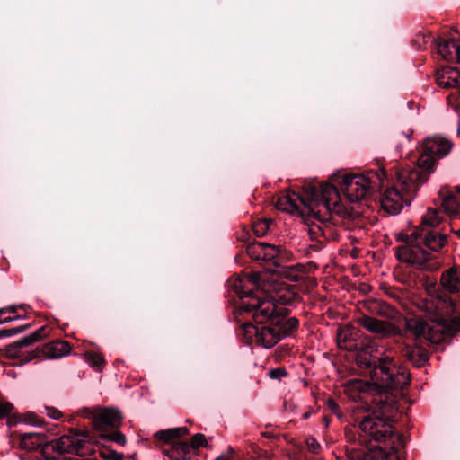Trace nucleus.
Returning <instances> with one entry per match:
<instances>
[{"instance_id": "obj_36", "label": "nucleus", "mask_w": 460, "mask_h": 460, "mask_svg": "<svg viewBox=\"0 0 460 460\" xmlns=\"http://www.w3.org/2000/svg\"><path fill=\"white\" fill-rule=\"evenodd\" d=\"M44 411L47 416L53 420H59L63 416L61 411L54 407L45 406Z\"/></svg>"}, {"instance_id": "obj_20", "label": "nucleus", "mask_w": 460, "mask_h": 460, "mask_svg": "<svg viewBox=\"0 0 460 460\" xmlns=\"http://www.w3.org/2000/svg\"><path fill=\"white\" fill-rule=\"evenodd\" d=\"M267 292H269L268 297L276 305L279 304L278 306L291 304L297 296L292 287L282 283L273 287L272 290H267Z\"/></svg>"}, {"instance_id": "obj_28", "label": "nucleus", "mask_w": 460, "mask_h": 460, "mask_svg": "<svg viewBox=\"0 0 460 460\" xmlns=\"http://www.w3.org/2000/svg\"><path fill=\"white\" fill-rule=\"evenodd\" d=\"M368 460H400L399 452L395 450H386L378 446L370 449Z\"/></svg>"}, {"instance_id": "obj_49", "label": "nucleus", "mask_w": 460, "mask_h": 460, "mask_svg": "<svg viewBox=\"0 0 460 460\" xmlns=\"http://www.w3.org/2000/svg\"><path fill=\"white\" fill-rule=\"evenodd\" d=\"M405 137L409 140L410 139V135H405Z\"/></svg>"}, {"instance_id": "obj_8", "label": "nucleus", "mask_w": 460, "mask_h": 460, "mask_svg": "<svg viewBox=\"0 0 460 460\" xmlns=\"http://www.w3.org/2000/svg\"><path fill=\"white\" fill-rule=\"evenodd\" d=\"M287 309L283 314V320L279 325L259 327L252 323L242 324L239 335L247 344H255L265 349L272 348L282 337L290 334L298 326V320L295 317L285 319Z\"/></svg>"}, {"instance_id": "obj_10", "label": "nucleus", "mask_w": 460, "mask_h": 460, "mask_svg": "<svg viewBox=\"0 0 460 460\" xmlns=\"http://www.w3.org/2000/svg\"><path fill=\"white\" fill-rule=\"evenodd\" d=\"M406 170H410V166L394 168L396 186L387 188L381 198L383 209L390 215H396L402 210L403 205H410L420 187L426 182L420 179L414 181L410 179L404 181L401 174Z\"/></svg>"}, {"instance_id": "obj_13", "label": "nucleus", "mask_w": 460, "mask_h": 460, "mask_svg": "<svg viewBox=\"0 0 460 460\" xmlns=\"http://www.w3.org/2000/svg\"><path fill=\"white\" fill-rule=\"evenodd\" d=\"M78 413L82 417L92 420L94 429L101 437L112 429H118L121 425L122 414L115 408L84 407L80 409Z\"/></svg>"}, {"instance_id": "obj_40", "label": "nucleus", "mask_w": 460, "mask_h": 460, "mask_svg": "<svg viewBox=\"0 0 460 460\" xmlns=\"http://www.w3.org/2000/svg\"><path fill=\"white\" fill-rule=\"evenodd\" d=\"M307 446L313 452H316L320 447L314 438L307 439Z\"/></svg>"}, {"instance_id": "obj_21", "label": "nucleus", "mask_w": 460, "mask_h": 460, "mask_svg": "<svg viewBox=\"0 0 460 460\" xmlns=\"http://www.w3.org/2000/svg\"><path fill=\"white\" fill-rule=\"evenodd\" d=\"M357 332L350 325H345L338 329L336 339L340 349L352 351L357 349Z\"/></svg>"}, {"instance_id": "obj_31", "label": "nucleus", "mask_w": 460, "mask_h": 460, "mask_svg": "<svg viewBox=\"0 0 460 460\" xmlns=\"http://www.w3.org/2000/svg\"><path fill=\"white\" fill-rule=\"evenodd\" d=\"M16 312H17V306H15V305H9L6 307L0 308V324L10 323V322H13V321H15L16 319H18L19 318L18 316H8V317L2 318V314H9L10 315V314H15Z\"/></svg>"}, {"instance_id": "obj_16", "label": "nucleus", "mask_w": 460, "mask_h": 460, "mask_svg": "<svg viewBox=\"0 0 460 460\" xmlns=\"http://www.w3.org/2000/svg\"><path fill=\"white\" fill-rule=\"evenodd\" d=\"M288 252L285 251L280 252L276 261H273L275 267L272 270L279 278L286 279L290 281H299L303 279L306 274L305 266L300 263L287 264L285 261Z\"/></svg>"}, {"instance_id": "obj_30", "label": "nucleus", "mask_w": 460, "mask_h": 460, "mask_svg": "<svg viewBox=\"0 0 460 460\" xmlns=\"http://www.w3.org/2000/svg\"><path fill=\"white\" fill-rule=\"evenodd\" d=\"M85 359L91 367L96 368L97 370H101L104 365V358L100 353L86 352Z\"/></svg>"}, {"instance_id": "obj_44", "label": "nucleus", "mask_w": 460, "mask_h": 460, "mask_svg": "<svg viewBox=\"0 0 460 460\" xmlns=\"http://www.w3.org/2000/svg\"><path fill=\"white\" fill-rule=\"evenodd\" d=\"M25 328H26V327L19 328V329H17V330L14 332V333L21 332H22L23 330H25Z\"/></svg>"}, {"instance_id": "obj_14", "label": "nucleus", "mask_w": 460, "mask_h": 460, "mask_svg": "<svg viewBox=\"0 0 460 460\" xmlns=\"http://www.w3.org/2000/svg\"><path fill=\"white\" fill-rule=\"evenodd\" d=\"M436 80L439 86L452 89L447 96L448 104L455 109L460 108V71L458 68L446 66L437 72Z\"/></svg>"}, {"instance_id": "obj_18", "label": "nucleus", "mask_w": 460, "mask_h": 460, "mask_svg": "<svg viewBox=\"0 0 460 460\" xmlns=\"http://www.w3.org/2000/svg\"><path fill=\"white\" fill-rule=\"evenodd\" d=\"M281 249L279 246L271 245L264 242L250 243L246 248V252L250 258L255 261H265L273 265L280 255Z\"/></svg>"}, {"instance_id": "obj_9", "label": "nucleus", "mask_w": 460, "mask_h": 460, "mask_svg": "<svg viewBox=\"0 0 460 460\" xmlns=\"http://www.w3.org/2000/svg\"><path fill=\"white\" fill-rule=\"evenodd\" d=\"M42 331L43 328H40L34 333L14 341L7 349L8 355L11 358H21L22 362L26 363L36 358L43 357L45 358L54 359L64 357L69 353L71 349L69 343L59 340L46 343L40 349L23 350L41 338L40 332Z\"/></svg>"}, {"instance_id": "obj_29", "label": "nucleus", "mask_w": 460, "mask_h": 460, "mask_svg": "<svg viewBox=\"0 0 460 460\" xmlns=\"http://www.w3.org/2000/svg\"><path fill=\"white\" fill-rule=\"evenodd\" d=\"M272 224H273L272 219H268V218L259 219L252 224V231L256 236H259V237L263 236L268 233L270 226Z\"/></svg>"}, {"instance_id": "obj_5", "label": "nucleus", "mask_w": 460, "mask_h": 460, "mask_svg": "<svg viewBox=\"0 0 460 460\" xmlns=\"http://www.w3.org/2000/svg\"><path fill=\"white\" fill-rule=\"evenodd\" d=\"M41 447L47 459L56 458V456H47L50 450L58 455L76 454L81 456H86L94 452L93 445L89 440L88 435L74 429L50 443H46L45 435L40 433L31 432L21 435L20 447L22 449L34 451Z\"/></svg>"}, {"instance_id": "obj_34", "label": "nucleus", "mask_w": 460, "mask_h": 460, "mask_svg": "<svg viewBox=\"0 0 460 460\" xmlns=\"http://www.w3.org/2000/svg\"><path fill=\"white\" fill-rule=\"evenodd\" d=\"M206 445H207L206 438L203 434H200V433L195 434L191 438V443L190 444V446L191 447V450L199 448L200 447H205Z\"/></svg>"}, {"instance_id": "obj_48", "label": "nucleus", "mask_w": 460, "mask_h": 460, "mask_svg": "<svg viewBox=\"0 0 460 460\" xmlns=\"http://www.w3.org/2000/svg\"><path fill=\"white\" fill-rule=\"evenodd\" d=\"M8 316H10V315L9 314H2V318L8 317Z\"/></svg>"}, {"instance_id": "obj_3", "label": "nucleus", "mask_w": 460, "mask_h": 460, "mask_svg": "<svg viewBox=\"0 0 460 460\" xmlns=\"http://www.w3.org/2000/svg\"><path fill=\"white\" fill-rule=\"evenodd\" d=\"M340 199L337 189L332 184L323 183L307 187L305 197L288 190L278 198L275 206L279 210L289 214H319L323 211L341 214L342 209Z\"/></svg>"}, {"instance_id": "obj_15", "label": "nucleus", "mask_w": 460, "mask_h": 460, "mask_svg": "<svg viewBox=\"0 0 460 460\" xmlns=\"http://www.w3.org/2000/svg\"><path fill=\"white\" fill-rule=\"evenodd\" d=\"M262 280L261 272L247 273L234 279L231 288L241 298L251 300L258 294V291L254 292L253 289L259 288Z\"/></svg>"}, {"instance_id": "obj_1", "label": "nucleus", "mask_w": 460, "mask_h": 460, "mask_svg": "<svg viewBox=\"0 0 460 460\" xmlns=\"http://www.w3.org/2000/svg\"><path fill=\"white\" fill-rule=\"evenodd\" d=\"M440 222L438 210L429 208L422 217L420 225L411 234L408 242L397 249V258L418 268L425 267L430 260V253L420 244L423 243L429 250L438 251L446 243V235L432 230Z\"/></svg>"}, {"instance_id": "obj_7", "label": "nucleus", "mask_w": 460, "mask_h": 460, "mask_svg": "<svg viewBox=\"0 0 460 460\" xmlns=\"http://www.w3.org/2000/svg\"><path fill=\"white\" fill-rule=\"evenodd\" d=\"M453 146L450 140L441 136H434L424 141L423 150L420 155L416 167L402 172V178L411 181H425L435 171L436 161L449 154Z\"/></svg>"}, {"instance_id": "obj_24", "label": "nucleus", "mask_w": 460, "mask_h": 460, "mask_svg": "<svg viewBox=\"0 0 460 460\" xmlns=\"http://www.w3.org/2000/svg\"><path fill=\"white\" fill-rule=\"evenodd\" d=\"M305 230L307 232L310 239L323 243L332 237V228L325 222L315 223L312 222L307 224Z\"/></svg>"}, {"instance_id": "obj_42", "label": "nucleus", "mask_w": 460, "mask_h": 460, "mask_svg": "<svg viewBox=\"0 0 460 460\" xmlns=\"http://www.w3.org/2000/svg\"><path fill=\"white\" fill-rule=\"evenodd\" d=\"M10 334H11V332L9 331H6V330L0 331V338L1 337H4V336H8Z\"/></svg>"}, {"instance_id": "obj_17", "label": "nucleus", "mask_w": 460, "mask_h": 460, "mask_svg": "<svg viewBox=\"0 0 460 460\" xmlns=\"http://www.w3.org/2000/svg\"><path fill=\"white\" fill-rule=\"evenodd\" d=\"M356 322L369 332L379 337H388L397 332V328L393 323L380 321L366 314L358 316Z\"/></svg>"}, {"instance_id": "obj_26", "label": "nucleus", "mask_w": 460, "mask_h": 460, "mask_svg": "<svg viewBox=\"0 0 460 460\" xmlns=\"http://www.w3.org/2000/svg\"><path fill=\"white\" fill-rule=\"evenodd\" d=\"M188 433L189 429L186 427H178L159 430L155 433V438L171 447L176 438H182Z\"/></svg>"}, {"instance_id": "obj_32", "label": "nucleus", "mask_w": 460, "mask_h": 460, "mask_svg": "<svg viewBox=\"0 0 460 460\" xmlns=\"http://www.w3.org/2000/svg\"><path fill=\"white\" fill-rule=\"evenodd\" d=\"M102 438H109L110 440L115 441L119 445L124 446L127 442L126 437L119 430L112 429L105 433Z\"/></svg>"}, {"instance_id": "obj_35", "label": "nucleus", "mask_w": 460, "mask_h": 460, "mask_svg": "<svg viewBox=\"0 0 460 460\" xmlns=\"http://www.w3.org/2000/svg\"><path fill=\"white\" fill-rule=\"evenodd\" d=\"M325 407L330 411H332L333 414L337 415L338 417L341 416V411H340V407L334 399H332L331 397L327 398L325 401Z\"/></svg>"}, {"instance_id": "obj_12", "label": "nucleus", "mask_w": 460, "mask_h": 460, "mask_svg": "<svg viewBox=\"0 0 460 460\" xmlns=\"http://www.w3.org/2000/svg\"><path fill=\"white\" fill-rule=\"evenodd\" d=\"M239 310L248 314L256 324L269 323L267 326L279 325L285 313V307L278 306L269 297L262 298L259 294L251 300L242 301Z\"/></svg>"}, {"instance_id": "obj_47", "label": "nucleus", "mask_w": 460, "mask_h": 460, "mask_svg": "<svg viewBox=\"0 0 460 460\" xmlns=\"http://www.w3.org/2000/svg\"><path fill=\"white\" fill-rule=\"evenodd\" d=\"M323 420H324V422L326 423V425H328V423H329V420H328L326 417L323 419Z\"/></svg>"}, {"instance_id": "obj_22", "label": "nucleus", "mask_w": 460, "mask_h": 460, "mask_svg": "<svg viewBox=\"0 0 460 460\" xmlns=\"http://www.w3.org/2000/svg\"><path fill=\"white\" fill-rule=\"evenodd\" d=\"M164 460H188L191 456V447L188 442L172 443L169 448L162 450Z\"/></svg>"}, {"instance_id": "obj_27", "label": "nucleus", "mask_w": 460, "mask_h": 460, "mask_svg": "<svg viewBox=\"0 0 460 460\" xmlns=\"http://www.w3.org/2000/svg\"><path fill=\"white\" fill-rule=\"evenodd\" d=\"M404 357L416 367H420L429 360V354L425 349L420 348L407 347L403 351Z\"/></svg>"}, {"instance_id": "obj_43", "label": "nucleus", "mask_w": 460, "mask_h": 460, "mask_svg": "<svg viewBox=\"0 0 460 460\" xmlns=\"http://www.w3.org/2000/svg\"><path fill=\"white\" fill-rule=\"evenodd\" d=\"M352 385H353V386H354L355 388H357V389L361 388V383H360L359 381H358V380L354 381V382L352 383Z\"/></svg>"}, {"instance_id": "obj_46", "label": "nucleus", "mask_w": 460, "mask_h": 460, "mask_svg": "<svg viewBox=\"0 0 460 460\" xmlns=\"http://www.w3.org/2000/svg\"><path fill=\"white\" fill-rule=\"evenodd\" d=\"M457 135L460 137V121L458 123Z\"/></svg>"}, {"instance_id": "obj_41", "label": "nucleus", "mask_w": 460, "mask_h": 460, "mask_svg": "<svg viewBox=\"0 0 460 460\" xmlns=\"http://www.w3.org/2000/svg\"><path fill=\"white\" fill-rule=\"evenodd\" d=\"M437 290V285L436 283H430L428 287H427V292L431 295L432 293L436 292Z\"/></svg>"}, {"instance_id": "obj_11", "label": "nucleus", "mask_w": 460, "mask_h": 460, "mask_svg": "<svg viewBox=\"0 0 460 460\" xmlns=\"http://www.w3.org/2000/svg\"><path fill=\"white\" fill-rule=\"evenodd\" d=\"M387 180V173L382 168L378 172L369 171L363 174H349L342 179L341 190L350 202H358L372 191L381 188Z\"/></svg>"}, {"instance_id": "obj_37", "label": "nucleus", "mask_w": 460, "mask_h": 460, "mask_svg": "<svg viewBox=\"0 0 460 460\" xmlns=\"http://www.w3.org/2000/svg\"><path fill=\"white\" fill-rule=\"evenodd\" d=\"M374 307H376L378 306L379 307V310H378V314H381V315H385V316H391L392 314L389 313V311L391 310V308L385 305V304H377V303H374L372 305Z\"/></svg>"}, {"instance_id": "obj_25", "label": "nucleus", "mask_w": 460, "mask_h": 460, "mask_svg": "<svg viewBox=\"0 0 460 460\" xmlns=\"http://www.w3.org/2000/svg\"><path fill=\"white\" fill-rule=\"evenodd\" d=\"M440 284L447 292H458L460 290V269L452 267L445 270L441 275Z\"/></svg>"}, {"instance_id": "obj_50", "label": "nucleus", "mask_w": 460, "mask_h": 460, "mask_svg": "<svg viewBox=\"0 0 460 460\" xmlns=\"http://www.w3.org/2000/svg\"><path fill=\"white\" fill-rule=\"evenodd\" d=\"M459 234H460V229H459Z\"/></svg>"}, {"instance_id": "obj_38", "label": "nucleus", "mask_w": 460, "mask_h": 460, "mask_svg": "<svg viewBox=\"0 0 460 460\" xmlns=\"http://www.w3.org/2000/svg\"><path fill=\"white\" fill-rule=\"evenodd\" d=\"M287 376V372L283 368H274L269 373V376L272 379L280 378L281 376Z\"/></svg>"}, {"instance_id": "obj_45", "label": "nucleus", "mask_w": 460, "mask_h": 460, "mask_svg": "<svg viewBox=\"0 0 460 460\" xmlns=\"http://www.w3.org/2000/svg\"><path fill=\"white\" fill-rule=\"evenodd\" d=\"M215 460H229V459H227L225 456H221L217 457Z\"/></svg>"}, {"instance_id": "obj_33", "label": "nucleus", "mask_w": 460, "mask_h": 460, "mask_svg": "<svg viewBox=\"0 0 460 460\" xmlns=\"http://www.w3.org/2000/svg\"><path fill=\"white\" fill-rule=\"evenodd\" d=\"M23 420L30 425L37 427H40L44 423V420L33 412L25 413L23 416Z\"/></svg>"}, {"instance_id": "obj_23", "label": "nucleus", "mask_w": 460, "mask_h": 460, "mask_svg": "<svg viewBox=\"0 0 460 460\" xmlns=\"http://www.w3.org/2000/svg\"><path fill=\"white\" fill-rule=\"evenodd\" d=\"M438 54L447 61L460 64V44L451 40H440L438 43Z\"/></svg>"}, {"instance_id": "obj_19", "label": "nucleus", "mask_w": 460, "mask_h": 460, "mask_svg": "<svg viewBox=\"0 0 460 460\" xmlns=\"http://www.w3.org/2000/svg\"><path fill=\"white\" fill-rule=\"evenodd\" d=\"M441 206L447 215L456 216L460 208V188L456 190L444 187L439 191Z\"/></svg>"}, {"instance_id": "obj_6", "label": "nucleus", "mask_w": 460, "mask_h": 460, "mask_svg": "<svg viewBox=\"0 0 460 460\" xmlns=\"http://www.w3.org/2000/svg\"><path fill=\"white\" fill-rule=\"evenodd\" d=\"M388 409L389 406L385 404L378 409L373 410L363 418L359 424L361 437L362 439L368 442H389L391 447L388 450L398 452L399 447L404 446V442L402 437L394 431L388 414ZM385 449L387 450V448Z\"/></svg>"}, {"instance_id": "obj_2", "label": "nucleus", "mask_w": 460, "mask_h": 460, "mask_svg": "<svg viewBox=\"0 0 460 460\" xmlns=\"http://www.w3.org/2000/svg\"><path fill=\"white\" fill-rule=\"evenodd\" d=\"M447 304L441 297H424L418 302V307L425 312L429 318L420 317L407 320V328L417 338H424L430 343L438 344L447 336H454L460 331V320L456 317L448 319L442 312V306Z\"/></svg>"}, {"instance_id": "obj_4", "label": "nucleus", "mask_w": 460, "mask_h": 460, "mask_svg": "<svg viewBox=\"0 0 460 460\" xmlns=\"http://www.w3.org/2000/svg\"><path fill=\"white\" fill-rule=\"evenodd\" d=\"M370 348L359 350L356 357L358 366L369 369L372 380L383 388L390 390L403 389L410 384V373L405 367L397 365L389 351L376 358L370 354Z\"/></svg>"}, {"instance_id": "obj_39", "label": "nucleus", "mask_w": 460, "mask_h": 460, "mask_svg": "<svg viewBox=\"0 0 460 460\" xmlns=\"http://www.w3.org/2000/svg\"><path fill=\"white\" fill-rule=\"evenodd\" d=\"M429 40H430L429 35H422L420 38L418 37L416 39V42L418 44V49L424 48Z\"/></svg>"}]
</instances>
